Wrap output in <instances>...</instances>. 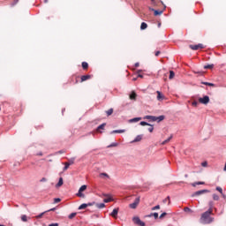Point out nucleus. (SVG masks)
Listing matches in <instances>:
<instances>
[{"mask_svg": "<svg viewBox=\"0 0 226 226\" xmlns=\"http://www.w3.org/2000/svg\"><path fill=\"white\" fill-rule=\"evenodd\" d=\"M211 215H213V212L211 210H207L203 213L200 217V222L204 225L213 223V222H215V218L211 217Z\"/></svg>", "mask_w": 226, "mask_h": 226, "instance_id": "1", "label": "nucleus"}, {"mask_svg": "<svg viewBox=\"0 0 226 226\" xmlns=\"http://www.w3.org/2000/svg\"><path fill=\"white\" fill-rule=\"evenodd\" d=\"M189 49H191L192 50H200V49H204V44H202V43H199L196 45L191 44V45H189Z\"/></svg>", "mask_w": 226, "mask_h": 226, "instance_id": "2", "label": "nucleus"}, {"mask_svg": "<svg viewBox=\"0 0 226 226\" xmlns=\"http://www.w3.org/2000/svg\"><path fill=\"white\" fill-rule=\"evenodd\" d=\"M132 222L139 226H146V222H142L139 217H133Z\"/></svg>", "mask_w": 226, "mask_h": 226, "instance_id": "3", "label": "nucleus"}, {"mask_svg": "<svg viewBox=\"0 0 226 226\" xmlns=\"http://www.w3.org/2000/svg\"><path fill=\"white\" fill-rule=\"evenodd\" d=\"M139 202H140V198L138 197L135 199L133 203L129 205V207H131V209H137V207L139 206Z\"/></svg>", "mask_w": 226, "mask_h": 226, "instance_id": "4", "label": "nucleus"}, {"mask_svg": "<svg viewBox=\"0 0 226 226\" xmlns=\"http://www.w3.org/2000/svg\"><path fill=\"white\" fill-rule=\"evenodd\" d=\"M199 102L202 103L203 105H207V103H209V96L205 95L204 97L200 98Z\"/></svg>", "mask_w": 226, "mask_h": 226, "instance_id": "5", "label": "nucleus"}, {"mask_svg": "<svg viewBox=\"0 0 226 226\" xmlns=\"http://www.w3.org/2000/svg\"><path fill=\"white\" fill-rule=\"evenodd\" d=\"M208 192H209L208 190L198 191V192H195L192 194V197L199 196V195H202L203 193H208Z\"/></svg>", "mask_w": 226, "mask_h": 226, "instance_id": "6", "label": "nucleus"}, {"mask_svg": "<svg viewBox=\"0 0 226 226\" xmlns=\"http://www.w3.org/2000/svg\"><path fill=\"white\" fill-rule=\"evenodd\" d=\"M156 93H157L158 102H162V100H165V96L163 95V94H162V92L156 91Z\"/></svg>", "mask_w": 226, "mask_h": 226, "instance_id": "7", "label": "nucleus"}, {"mask_svg": "<svg viewBox=\"0 0 226 226\" xmlns=\"http://www.w3.org/2000/svg\"><path fill=\"white\" fill-rule=\"evenodd\" d=\"M143 119H148L149 121H152V123H154L156 121V117L154 116H145Z\"/></svg>", "mask_w": 226, "mask_h": 226, "instance_id": "8", "label": "nucleus"}, {"mask_svg": "<svg viewBox=\"0 0 226 226\" xmlns=\"http://www.w3.org/2000/svg\"><path fill=\"white\" fill-rule=\"evenodd\" d=\"M117 213H119V208H115L110 214V216L113 218H117Z\"/></svg>", "mask_w": 226, "mask_h": 226, "instance_id": "9", "label": "nucleus"}, {"mask_svg": "<svg viewBox=\"0 0 226 226\" xmlns=\"http://www.w3.org/2000/svg\"><path fill=\"white\" fill-rule=\"evenodd\" d=\"M139 121H142V117H134L129 120V123H139Z\"/></svg>", "mask_w": 226, "mask_h": 226, "instance_id": "10", "label": "nucleus"}, {"mask_svg": "<svg viewBox=\"0 0 226 226\" xmlns=\"http://www.w3.org/2000/svg\"><path fill=\"white\" fill-rule=\"evenodd\" d=\"M129 98L130 100H134V101L137 100V94L134 91H132L129 95Z\"/></svg>", "mask_w": 226, "mask_h": 226, "instance_id": "11", "label": "nucleus"}, {"mask_svg": "<svg viewBox=\"0 0 226 226\" xmlns=\"http://www.w3.org/2000/svg\"><path fill=\"white\" fill-rule=\"evenodd\" d=\"M91 79V75H83L81 76V82H86V80H89Z\"/></svg>", "mask_w": 226, "mask_h": 226, "instance_id": "12", "label": "nucleus"}, {"mask_svg": "<svg viewBox=\"0 0 226 226\" xmlns=\"http://www.w3.org/2000/svg\"><path fill=\"white\" fill-rule=\"evenodd\" d=\"M208 206H209L208 211H211L213 213V209L215 207V202L209 201Z\"/></svg>", "mask_w": 226, "mask_h": 226, "instance_id": "13", "label": "nucleus"}, {"mask_svg": "<svg viewBox=\"0 0 226 226\" xmlns=\"http://www.w3.org/2000/svg\"><path fill=\"white\" fill-rule=\"evenodd\" d=\"M105 126H107V124L105 123L102 124L97 127V132H100V130H105Z\"/></svg>", "mask_w": 226, "mask_h": 226, "instance_id": "14", "label": "nucleus"}, {"mask_svg": "<svg viewBox=\"0 0 226 226\" xmlns=\"http://www.w3.org/2000/svg\"><path fill=\"white\" fill-rule=\"evenodd\" d=\"M81 66L83 70H87V68H89V64H87V62H82Z\"/></svg>", "mask_w": 226, "mask_h": 226, "instance_id": "15", "label": "nucleus"}, {"mask_svg": "<svg viewBox=\"0 0 226 226\" xmlns=\"http://www.w3.org/2000/svg\"><path fill=\"white\" fill-rule=\"evenodd\" d=\"M141 31H144V29H147V23L142 22L140 26Z\"/></svg>", "mask_w": 226, "mask_h": 226, "instance_id": "16", "label": "nucleus"}, {"mask_svg": "<svg viewBox=\"0 0 226 226\" xmlns=\"http://www.w3.org/2000/svg\"><path fill=\"white\" fill-rule=\"evenodd\" d=\"M162 13H163V11H158V10L154 11V15L155 17H158V15H162Z\"/></svg>", "mask_w": 226, "mask_h": 226, "instance_id": "17", "label": "nucleus"}, {"mask_svg": "<svg viewBox=\"0 0 226 226\" xmlns=\"http://www.w3.org/2000/svg\"><path fill=\"white\" fill-rule=\"evenodd\" d=\"M172 135H170V137H169L166 140L162 141V145L165 146V144H168V142H170V140H172Z\"/></svg>", "mask_w": 226, "mask_h": 226, "instance_id": "18", "label": "nucleus"}, {"mask_svg": "<svg viewBox=\"0 0 226 226\" xmlns=\"http://www.w3.org/2000/svg\"><path fill=\"white\" fill-rule=\"evenodd\" d=\"M162 202H163V204H167V202H168V205L170 206V197L168 196L166 199H164L162 200Z\"/></svg>", "mask_w": 226, "mask_h": 226, "instance_id": "19", "label": "nucleus"}, {"mask_svg": "<svg viewBox=\"0 0 226 226\" xmlns=\"http://www.w3.org/2000/svg\"><path fill=\"white\" fill-rule=\"evenodd\" d=\"M215 68V64H207L204 66V70H213Z\"/></svg>", "mask_w": 226, "mask_h": 226, "instance_id": "20", "label": "nucleus"}, {"mask_svg": "<svg viewBox=\"0 0 226 226\" xmlns=\"http://www.w3.org/2000/svg\"><path fill=\"white\" fill-rule=\"evenodd\" d=\"M96 207H98V209H103V207H105V204L104 203H97L95 204Z\"/></svg>", "mask_w": 226, "mask_h": 226, "instance_id": "21", "label": "nucleus"}, {"mask_svg": "<svg viewBox=\"0 0 226 226\" xmlns=\"http://www.w3.org/2000/svg\"><path fill=\"white\" fill-rule=\"evenodd\" d=\"M106 114H107L108 117L112 116V114H114V109L111 108V109H108L106 111Z\"/></svg>", "mask_w": 226, "mask_h": 226, "instance_id": "22", "label": "nucleus"}, {"mask_svg": "<svg viewBox=\"0 0 226 226\" xmlns=\"http://www.w3.org/2000/svg\"><path fill=\"white\" fill-rule=\"evenodd\" d=\"M140 140H142V135H138V136L134 139L133 142H140Z\"/></svg>", "mask_w": 226, "mask_h": 226, "instance_id": "23", "label": "nucleus"}, {"mask_svg": "<svg viewBox=\"0 0 226 226\" xmlns=\"http://www.w3.org/2000/svg\"><path fill=\"white\" fill-rule=\"evenodd\" d=\"M163 119H165V116L156 117L157 123L163 121Z\"/></svg>", "mask_w": 226, "mask_h": 226, "instance_id": "24", "label": "nucleus"}, {"mask_svg": "<svg viewBox=\"0 0 226 226\" xmlns=\"http://www.w3.org/2000/svg\"><path fill=\"white\" fill-rule=\"evenodd\" d=\"M176 76V73L174 72V71H170V80H172V79H174V77Z\"/></svg>", "mask_w": 226, "mask_h": 226, "instance_id": "25", "label": "nucleus"}, {"mask_svg": "<svg viewBox=\"0 0 226 226\" xmlns=\"http://www.w3.org/2000/svg\"><path fill=\"white\" fill-rule=\"evenodd\" d=\"M60 186H63V177H60L58 183L56 184V188H59Z\"/></svg>", "mask_w": 226, "mask_h": 226, "instance_id": "26", "label": "nucleus"}, {"mask_svg": "<svg viewBox=\"0 0 226 226\" xmlns=\"http://www.w3.org/2000/svg\"><path fill=\"white\" fill-rule=\"evenodd\" d=\"M125 130H115L112 131L110 133H124Z\"/></svg>", "mask_w": 226, "mask_h": 226, "instance_id": "27", "label": "nucleus"}, {"mask_svg": "<svg viewBox=\"0 0 226 226\" xmlns=\"http://www.w3.org/2000/svg\"><path fill=\"white\" fill-rule=\"evenodd\" d=\"M77 216V213H72L71 215H69L68 218L69 220H73V218H75Z\"/></svg>", "mask_w": 226, "mask_h": 226, "instance_id": "28", "label": "nucleus"}, {"mask_svg": "<svg viewBox=\"0 0 226 226\" xmlns=\"http://www.w3.org/2000/svg\"><path fill=\"white\" fill-rule=\"evenodd\" d=\"M86 190H87V185H82L80 188H79V192H86Z\"/></svg>", "mask_w": 226, "mask_h": 226, "instance_id": "29", "label": "nucleus"}, {"mask_svg": "<svg viewBox=\"0 0 226 226\" xmlns=\"http://www.w3.org/2000/svg\"><path fill=\"white\" fill-rule=\"evenodd\" d=\"M139 124L140 126H151V124H148L147 122L144 121L140 122Z\"/></svg>", "mask_w": 226, "mask_h": 226, "instance_id": "30", "label": "nucleus"}, {"mask_svg": "<svg viewBox=\"0 0 226 226\" xmlns=\"http://www.w3.org/2000/svg\"><path fill=\"white\" fill-rule=\"evenodd\" d=\"M86 207H87V204L83 203V204H81V205L79 207V210H82V209H86Z\"/></svg>", "mask_w": 226, "mask_h": 226, "instance_id": "31", "label": "nucleus"}, {"mask_svg": "<svg viewBox=\"0 0 226 226\" xmlns=\"http://www.w3.org/2000/svg\"><path fill=\"white\" fill-rule=\"evenodd\" d=\"M67 163L70 165H73L75 163V158L72 157V158L69 159V162Z\"/></svg>", "mask_w": 226, "mask_h": 226, "instance_id": "32", "label": "nucleus"}, {"mask_svg": "<svg viewBox=\"0 0 226 226\" xmlns=\"http://www.w3.org/2000/svg\"><path fill=\"white\" fill-rule=\"evenodd\" d=\"M201 84H203L204 86H210L211 87H215V84H213V83L202 82Z\"/></svg>", "mask_w": 226, "mask_h": 226, "instance_id": "33", "label": "nucleus"}, {"mask_svg": "<svg viewBox=\"0 0 226 226\" xmlns=\"http://www.w3.org/2000/svg\"><path fill=\"white\" fill-rule=\"evenodd\" d=\"M184 211H185V213H193V211H192L190 207H185L184 208Z\"/></svg>", "mask_w": 226, "mask_h": 226, "instance_id": "34", "label": "nucleus"}, {"mask_svg": "<svg viewBox=\"0 0 226 226\" xmlns=\"http://www.w3.org/2000/svg\"><path fill=\"white\" fill-rule=\"evenodd\" d=\"M197 185H206V183L205 182H195V183H193V184H192V186H197Z\"/></svg>", "mask_w": 226, "mask_h": 226, "instance_id": "35", "label": "nucleus"}, {"mask_svg": "<svg viewBox=\"0 0 226 226\" xmlns=\"http://www.w3.org/2000/svg\"><path fill=\"white\" fill-rule=\"evenodd\" d=\"M65 166L64 167V171L68 170L70 169V164L68 162L64 163Z\"/></svg>", "mask_w": 226, "mask_h": 226, "instance_id": "36", "label": "nucleus"}, {"mask_svg": "<svg viewBox=\"0 0 226 226\" xmlns=\"http://www.w3.org/2000/svg\"><path fill=\"white\" fill-rule=\"evenodd\" d=\"M77 197H80L81 199H84L85 195L84 193H82V192L79 191V192L77 193Z\"/></svg>", "mask_w": 226, "mask_h": 226, "instance_id": "37", "label": "nucleus"}, {"mask_svg": "<svg viewBox=\"0 0 226 226\" xmlns=\"http://www.w3.org/2000/svg\"><path fill=\"white\" fill-rule=\"evenodd\" d=\"M214 200H220V196L217 194H213Z\"/></svg>", "mask_w": 226, "mask_h": 226, "instance_id": "38", "label": "nucleus"}, {"mask_svg": "<svg viewBox=\"0 0 226 226\" xmlns=\"http://www.w3.org/2000/svg\"><path fill=\"white\" fill-rule=\"evenodd\" d=\"M216 190L220 192L221 195H223V190L222 189V187H216Z\"/></svg>", "mask_w": 226, "mask_h": 226, "instance_id": "39", "label": "nucleus"}, {"mask_svg": "<svg viewBox=\"0 0 226 226\" xmlns=\"http://www.w3.org/2000/svg\"><path fill=\"white\" fill-rule=\"evenodd\" d=\"M151 209H152V211H156V210L160 209V205H156L155 207H153Z\"/></svg>", "mask_w": 226, "mask_h": 226, "instance_id": "40", "label": "nucleus"}, {"mask_svg": "<svg viewBox=\"0 0 226 226\" xmlns=\"http://www.w3.org/2000/svg\"><path fill=\"white\" fill-rule=\"evenodd\" d=\"M103 202L105 203L112 202V198L104 199Z\"/></svg>", "mask_w": 226, "mask_h": 226, "instance_id": "41", "label": "nucleus"}, {"mask_svg": "<svg viewBox=\"0 0 226 226\" xmlns=\"http://www.w3.org/2000/svg\"><path fill=\"white\" fill-rule=\"evenodd\" d=\"M21 220H22V222H27V215H22L21 216Z\"/></svg>", "mask_w": 226, "mask_h": 226, "instance_id": "42", "label": "nucleus"}, {"mask_svg": "<svg viewBox=\"0 0 226 226\" xmlns=\"http://www.w3.org/2000/svg\"><path fill=\"white\" fill-rule=\"evenodd\" d=\"M150 127L148 128V132H150V133H153L154 127H153L152 124L149 125Z\"/></svg>", "mask_w": 226, "mask_h": 226, "instance_id": "43", "label": "nucleus"}, {"mask_svg": "<svg viewBox=\"0 0 226 226\" xmlns=\"http://www.w3.org/2000/svg\"><path fill=\"white\" fill-rule=\"evenodd\" d=\"M59 202H61V199H59V198H55V199H54V203H55V204H57V203H59Z\"/></svg>", "mask_w": 226, "mask_h": 226, "instance_id": "44", "label": "nucleus"}, {"mask_svg": "<svg viewBox=\"0 0 226 226\" xmlns=\"http://www.w3.org/2000/svg\"><path fill=\"white\" fill-rule=\"evenodd\" d=\"M165 216H167V213L164 212L159 216V218L162 220V218H165Z\"/></svg>", "mask_w": 226, "mask_h": 226, "instance_id": "45", "label": "nucleus"}, {"mask_svg": "<svg viewBox=\"0 0 226 226\" xmlns=\"http://www.w3.org/2000/svg\"><path fill=\"white\" fill-rule=\"evenodd\" d=\"M192 107H197L199 105V102L197 101L192 102Z\"/></svg>", "mask_w": 226, "mask_h": 226, "instance_id": "46", "label": "nucleus"}, {"mask_svg": "<svg viewBox=\"0 0 226 226\" xmlns=\"http://www.w3.org/2000/svg\"><path fill=\"white\" fill-rule=\"evenodd\" d=\"M153 216H154V220H158V213H156V212L154 213Z\"/></svg>", "mask_w": 226, "mask_h": 226, "instance_id": "47", "label": "nucleus"}, {"mask_svg": "<svg viewBox=\"0 0 226 226\" xmlns=\"http://www.w3.org/2000/svg\"><path fill=\"white\" fill-rule=\"evenodd\" d=\"M45 215V212L40 214L39 215L36 216V218L40 219V218H42L43 215Z\"/></svg>", "mask_w": 226, "mask_h": 226, "instance_id": "48", "label": "nucleus"}, {"mask_svg": "<svg viewBox=\"0 0 226 226\" xmlns=\"http://www.w3.org/2000/svg\"><path fill=\"white\" fill-rule=\"evenodd\" d=\"M102 176H103L104 177H109V174L107 173H101L100 177H102Z\"/></svg>", "mask_w": 226, "mask_h": 226, "instance_id": "49", "label": "nucleus"}, {"mask_svg": "<svg viewBox=\"0 0 226 226\" xmlns=\"http://www.w3.org/2000/svg\"><path fill=\"white\" fill-rule=\"evenodd\" d=\"M19 3V0H14L12 3H11V6H15V4H17Z\"/></svg>", "mask_w": 226, "mask_h": 226, "instance_id": "50", "label": "nucleus"}, {"mask_svg": "<svg viewBox=\"0 0 226 226\" xmlns=\"http://www.w3.org/2000/svg\"><path fill=\"white\" fill-rule=\"evenodd\" d=\"M202 167H207V162H204L201 163Z\"/></svg>", "mask_w": 226, "mask_h": 226, "instance_id": "51", "label": "nucleus"}, {"mask_svg": "<svg viewBox=\"0 0 226 226\" xmlns=\"http://www.w3.org/2000/svg\"><path fill=\"white\" fill-rule=\"evenodd\" d=\"M47 181V178H45V177H42L41 179V183H45Z\"/></svg>", "mask_w": 226, "mask_h": 226, "instance_id": "52", "label": "nucleus"}, {"mask_svg": "<svg viewBox=\"0 0 226 226\" xmlns=\"http://www.w3.org/2000/svg\"><path fill=\"white\" fill-rule=\"evenodd\" d=\"M153 215H154V213H151L150 215H147V218H151V217H153V216H154Z\"/></svg>", "mask_w": 226, "mask_h": 226, "instance_id": "53", "label": "nucleus"}, {"mask_svg": "<svg viewBox=\"0 0 226 226\" xmlns=\"http://www.w3.org/2000/svg\"><path fill=\"white\" fill-rule=\"evenodd\" d=\"M49 226H59V224L57 222H56V223H51Z\"/></svg>", "mask_w": 226, "mask_h": 226, "instance_id": "54", "label": "nucleus"}, {"mask_svg": "<svg viewBox=\"0 0 226 226\" xmlns=\"http://www.w3.org/2000/svg\"><path fill=\"white\" fill-rule=\"evenodd\" d=\"M160 54H161V52H160V51H156V52H155V56H156V57H158V56H160Z\"/></svg>", "mask_w": 226, "mask_h": 226, "instance_id": "55", "label": "nucleus"}, {"mask_svg": "<svg viewBox=\"0 0 226 226\" xmlns=\"http://www.w3.org/2000/svg\"><path fill=\"white\" fill-rule=\"evenodd\" d=\"M38 156H43V153L40 152L39 154H37Z\"/></svg>", "mask_w": 226, "mask_h": 226, "instance_id": "56", "label": "nucleus"}, {"mask_svg": "<svg viewBox=\"0 0 226 226\" xmlns=\"http://www.w3.org/2000/svg\"><path fill=\"white\" fill-rule=\"evenodd\" d=\"M139 63H136V64H135V67H136V68H139Z\"/></svg>", "mask_w": 226, "mask_h": 226, "instance_id": "57", "label": "nucleus"}, {"mask_svg": "<svg viewBox=\"0 0 226 226\" xmlns=\"http://www.w3.org/2000/svg\"><path fill=\"white\" fill-rule=\"evenodd\" d=\"M49 211H56V207L48 210V212H49Z\"/></svg>", "mask_w": 226, "mask_h": 226, "instance_id": "58", "label": "nucleus"}, {"mask_svg": "<svg viewBox=\"0 0 226 226\" xmlns=\"http://www.w3.org/2000/svg\"><path fill=\"white\" fill-rule=\"evenodd\" d=\"M138 77H139L140 79H143V75L142 74H139Z\"/></svg>", "mask_w": 226, "mask_h": 226, "instance_id": "59", "label": "nucleus"}, {"mask_svg": "<svg viewBox=\"0 0 226 226\" xmlns=\"http://www.w3.org/2000/svg\"><path fill=\"white\" fill-rule=\"evenodd\" d=\"M150 11H154V9L149 7Z\"/></svg>", "mask_w": 226, "mask_h": 226, "instance_id": "60", "label": "nucleus"}, {"mask_svg": "<svg viewBox=\"0 0 226 226\" xmlns=\"http://www.w3.org/2000/svg\"><path fill=\"white\" fill-rule=\"evenodd\" d=\"M87 205V207H88V206H93V203H88Z\"/></svg>", "mask_w": 226, "mask_h": 226, "instance_id": "61", "label": "nucleus"}, {"mask_svg": "<svg viewBox=\"0 0 226 226\" xmlns=\"http://www.w3.org/2000/svg\"><path fill=\"white\" fill-rule=\"evenodd\" d=\"M198 73H200V75H202V72H198Z\"/></svg>", "mask_w": 226, "mask_h": 226, "instance_id": "62", "label": "nucleus"}, {"mask_svg": "<svg viewBox=\"0 0 226 226\" xmlns=\"http://www.w3.org/2000/svg\"><path fill=\"white\" fill-rule=\"evenodd\" d=\"M133 80H137V78H134Z\"/></svg>", "mask_w": 226, "mask_h": 226, "instance_id": "63", "label": "nucleus"}, {"mask_svg": "<svg viewBox=\"0 0 226 226\" xmlns=\"http://www.w3.org/2000/svg\"><path fill=\"white\" fill-rule=\"evenodd\" d=\"M152 1V3H154V0H151Z\"/></svg>", "mask_w": 226, "mask_h": 226, "instance_id": "64", "label": "nucleus"}]
</instances>
